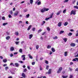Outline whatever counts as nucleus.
<instances>
[{
    "instance_id": "obj_1",
    "label": "nucleus",
    "mask_w": 78,
    "mask_h": 78,
    "mask_svg": "<svg viewBox=\"0 0 78 78\" xmlns=\"http://www.w3.org/2000/svg\"><path fill=\"white\" fill-rule=\"evenodd\" d=\"M62 70V67H60L59 68L57 72V73H59L61 72V70Z\"/></svg>"
},
{
    "instance_id": "obj_2",
    "label": "nucleus",
    "mask_w": 78,
    "mask_h": 78,
    "mask_svg": "<svg viewBox=\"0 0 78 78\" xmlns=\"http://www.w3.org/2000/svg\"><path fill=\"white\" fill-rule=\"evenodd\" d=\"M51 69H49L48 72H46L45 73V74H48V75H49V74H51Z\"/></svg>"
},
{
    "instance_id": "obj_3",
    "label": "nucleus",
    "mask_w": 78,
    "mask_h": 78,
    "mask_svg": "<svg viewBox=\"0 0 78 78\" xmlns=\"http://www.w3.org/2000/svg\"><path fill=\"white\" fill-rule=\"evenodd\" d=\"M72 14H73V15H75L76 14V12L75 11L72 10L70 15H72Z\"/></svg>"
},
{
    "instance_id": "obj_4",
    "label": "nucleus",
    "mask_w": 78,
    "mask_h": 78,
    "mask_svg": "<svg viewBox=\"0 0 78 78\" xmlns=\"http://www.w3.org/2000/svg\"><path fill=\"white\" fill-rule=\"evenodd\" d=\"M21 58H22L23 61L25 60V55H21Z\"/></svg>"
},
{
    "instance_id": "obj_5",
    "label": "nucleus",
    "mask_w": 78,
    "mask_h": 78,
    "mask_svg": "<svg viewBox=\"0 0 78 78\" xmlns=\"http://www.w3.org/2000/svg\"><path fill=\"white\" fill-rule=\"evenodd\" d=\"M45 11V9H44V8H43L41 10V12H42V13H43V12H44Z\"/></svg>"
},
{
    "instance_id": "obj_6",
    "label": "nucleus",
    "mask_w": 78,
    "mask_h": 78,
    "mask_svg": "<svg viewBox=\"0 0 78 78\" xmlns=\"http://www.w3.org/2000/svg\"><path fill=\"white\" fill-rule=\"evenodd\" d=\"M62 25V23H61V22H60L58 23V26L59 27H61Z\"/></svg>"
},
{
    "instance_id": "obj_7",
    "label": "nucleus",
    "mask_w": 78,
    "mask_h": 78,
    "mask_svg": "<svg viewBox=\"0 0 78 78\" xmlns=\"http://www.w3.org/2000/svg\"><path fill=\"white\" fill-rule=\"evenodd\" d=\"M61 12V11L60 10L58 11L57 13H56L57 16H59V14H60Z\"/></svg>"
},
{
    "instance_id": "obj_8",
    "label": "nucleus",
    "mask_w": 78,
    "mask_h": 78,
    "mask_svg": "<svg viewBox=\"0 0 78 78\" xmlns=\"http://www.w3.org/2000/svg\"><path fill=\"white\" fill-rule=\"evenodd\" d=\"M70 46L71 47H75V44L74 43H71L70 44Z\"/></svg>"
},
{
    "instance_id": "obj_9",
    "label": "nucleus",
    "mask_w": 78,
    "mask_h": 78,
    "mask_svg": "<svg viewBox=\"0 0 78 78\" xmlns=\"http://www.w3.org/2000/svg\"><path fill=\"white\" fill-rule=\"evenodd\" d=\"M19 11H17L14 13V16H17V15H18V14H19Z\"/></svg>"
},
{
    "instance_id": "obj_10",
    "label": "nucleus",
    "mask_w": 78,
    "mask_h": 78,
    "mask_svg": "<svg viewBox=\"0 0 78 78\" xmlns=\"http://www.w3.org/2000/svg\"><path fill=\"white\" fill-rule=\"evenodd\" d=\"M19 33H18V32L17 31L15 32V35H16V36H19Z\"/></svg>"
},
{
    "instance_id": "obj_11",
    "label": "nucleus",
    "mask_w": 78,
    "mask_h": 78,
    "mask_svg": "<svg viewBox=\"0 0 78 78\" xmlns=\"http://www.w3.org/2000/svg\"><path fill=\"white\" fill-rule=\"evenodd\" d=\"M28 56L29 57V58H30V59H32L33 58V57L31 55V54H29L28 55Z\"/></svg>"
},
{
    "instance_id": "obj_12",
    "label": "nucleus",
    "mask_w": 78,
    "mask_h": 78,
    "mask_svg": "<svg viewBox=\"0 0 78 78\" xmlns=\"http://www.w3.org/2000/svg\"><path fill=\"white\" fill-rule=\"evenodd\" d=\"M31 27H32V25H30L29 26L28 28L27 29L28 31H29V30H30V29L31 28Z\"/></svg>"
},
{
    "instance_id": "obj_13",
    "label": "nucleus",
    "mask_w": 78,
    "mask_h": 78,
    "mask_svg": "<svg viewBox=\"0 0 78 78\" xmlns=\"http://www.w3.org/2000/svg\"><path fill=\"white\" fill-rule=\"evenodd\" d=\"M78 61V58H76L75 59H73V61Z\"/></svg>"
},
{
    "instance_id": "obj_14",
    "label": "nucleus",
    "mask_w": 78,
    "mask_h": 78,
    "mask_svg": "<svg viewBox=\"0 0 78 78\" xmlns=\"http://www.w3.org/2000/svg\"><path fill=\"white\" fill-rule=\"evenodd\" d=\"M63 41H64L65 42H66L67 41V38H63Z\"/></svg>"
},
{
    "instance_id": "obj_15",
    "label": "nucleus",
    "mask_w": 78,
    "mask_h": 78,
    "mask_svg": "<svg viewBox=\"0 0 78 78\" xmlns=\"http://www.w3.org/2000/svg\"><path fill=\"white\" fill-rule=\"evenodd\" d=\"M15 65L16 66V67H17L19 66V64L18 63H16L15 64Z\"/></svg>"
},
{
    "instance_id": "obj_16",
    "label": "nucleus",
    "mask_w": 78,
    "mask_h": 78,
    "mask_svg": "<svg viewBox=\"0 0 78 78\" xmlns=\"http://www.w3.org/2000/svg\"><path fill=\"white\" fill-rule=\"evenodd\" d=\"M53 14H54V13H52L50 15V16L49 17L50 19H51V18L53 17Z\"/></svg>"
},
{
    "instance_id": "obj_17",
    "label": "nucleus",
    "mask_w": 78,
    "mask_h": 78,
    "mask_svg": "<svg viewBox=\"0 0 78 78\" xmlns=\"http://www.w3.org/2000/svg\"><path fill=\"white\" fill-rule=\"evenodd\" d=\"M33 37V34H31L30 35H29V39H31V38H32V37Z\"/></svg>"
},
{
    "instance_id": "obj_18",
    "label": "nucleus",
    "mask_w": 78,
    "mask_h": 78,
    "mask_svg": "<svg viewBox=\"0 0 78 78\" xmlns=\"http://www.w3.org/2000/svg\"><path fill=\"white\" fill-rule=\"evenodd\" d=\"M11 51H14V48L13 47H12L10 48Z\"/></svg>"
},
{
    "instance_id": "obj_19",
    "label": "nucleus",
    "mask_w": 78,
    "mask_h": 78,
    "mask_svg": "<svg viewBox=\"0 0 78 78\" xmlns=\"http://www.w3.org/2000/svg\"><path fill=\"white\" fill-rule=\"evenodd\" d=\"M53 39H54L55 40L56 39H58V36H55L54 37H53Z\"/></svg>"
},
{
    "instance_id": "obj_20",
    "label": "nucleus",
    "mask_w": 78,
    "mask_h": 78,
    "mask_svg": "<svg viewBox=\"0 0 78 78\" xmlns=\"http://www.w3.org/2000/svg\"><path fill=\"white\" fill-rule=\"evenodd\" d=\"M44 11H48V10H49V9L48 8H44Z\"/></svg>"
},
{
    "instance_id": "obj_21",
    "label": "nucleus",
    "mask_w": 78,
    "mask_h": 78,
    "mask_svg": "<svg viewBox=\"0 0 78 78\" xmlns=\"http://www.w3.org/2000/svg\"><path fill=\"white\" fill-rule=\"evenodd\" d=\"M64 55L65 56H67V52L66 51L65 52Z\"/></svg>"
},
{
    "instance_id": "obj_22",
    "label": "nucleus",
    "mask_w": 78,
    "mask_h": 78,
    "mask_svg": "<svg viewBox=\"0 0 78 78\" xmlns=\"http://www.w3.org/2000/svg\"><path fill=\"white\" fill-rule=\"evenodd\" d=\"M22 76H23V78H25V74H24V73H23L22 74Z\"/></svg>"
},
{
    "instance_id": "obj_23",
    "label": "nucleus",
    "mask_w": 78,
    "mask_h": 78,
    "mask_svg": "<svg viewBox=\"0 0 78 78\" xmlns=\"http://www.w3.org/2000/svg\"><path fill=\"white\" fill-rule=\"evenodd\" d=\"M68 25V22H66L64 24V26H67Z\"/></svg>"
},
{
    "instance_id": "obj_24",
    "label": "nucleus",
    "mask_w": 78,
    "mask_h": 78,
    "mask_svg": "<svg viewBox=\"0 0 78 78\" xmlns=\"http://www.w3.org/2000/svg\"><path fill=\"white\" fill-rule=\"evenodd\" d=\"M68 36H70L72 35V33H69V34H68Z\"/></svg>"
},
{
    "instance_id": "obj_25",
    "label": "nucleus",
    "mask_w": 78,
    "mask_h": 78,
    "mask_svg": "<svg viewBox=\"0 0 78 78\" xmlns=\"http://www.w3.org/2000/svg\"><path fill=\"white\" fill-rule=\"evenodd\" d=\"M51 47V46L50 45H48L47 46V48L48 49L50 48Z\"/></svg>"
},
{
    "instance_id": "obj_26",
    "label": "nucleus",
    "mask_w": 78,
    "mask_h": 78,
    "mask_svg": "<svg viewBox=\"0 0 78 78\" xmlns=\"http://www.w3.org/2000/svg\"><path fill=\"white\" fill-rule=\"evenodd\" d=\"M6 39H7V40H9V39H10V37L9 36H7L6 37Z\"/></svg>"
},
{
    "instance_id": "obj_27",
    "label": "nucleus",
    "mask_w": 78,
    "mask_h": 78,
    "mask_svg": "<svg viewBox=\"0 0 78 78\" xmlns=\"http://www.w3.org/2000/svg\"><path fill=\"white\" fill-rule=\"evenodd\" d=\"M64 33V31L63 30H61L60 32V34H62V33Z\"/></svg>"
},
{
    "instance_id": "obj_28",
    "label": "nucleus",
    "mask_w": 78,
    "mask_h": 78,
    "mask_svg": "<svg viewBox=\"0 0 78 78\" xmlns=\"http://www.w3.org/2000/svg\"><path fill=\"white\" fill-rule=\"evenodd\" d=\"M39 45H37L36 46V50H38V48H39Z\"/></svg>"
},
{
    "instance_id": "obj_29",
    "label": "nucleus",
    "mask_w": 78,
    "mask_h": 78,
    "mask_svg": "<svg viewBox=\"0 0 78 78\" xmlns=\"http://www.w3.org/2000/svg\"><path fill=\"white\" fill-rule=\"evenodd\" d=\"M51 50L53 52H55V50L53 48H51Z\"/></svg>"
},
{
    "instance_id": "obj_30",
    "label": "nucleus",
    "mask_w": 78,
    "mask_h": 78,
    "mask_svg": "<svg viewBox=\"0 0 78 78\" xmlns=\"http://www.w3.org/2000/svg\"><path fill=\"white\" fill-rule=\"evenodd\" d=\"M41 4V2L40 1H39L38 2H37V5H40Z\"/></svg>"
},
{
    "instance_id": "obj_31",
    "label": "nucleus",
    "mask_w": 78,
    "mask_h": 78,
    "mask_svg": "<svg viewBox=\"0 0 78 78\" xmlns=\"http://www.w3.org/2000/svg\"><path fill=\"white\" fill-rule=\"evenodd\" d=\"M30 4H33V0H30Z\"/></svg>"
},
{
    "instance_id": "obj_32",
    "label": "nucleus",
    "mask_w": 78,
    "mask_h": 78,
    "mask_svg": "<svg viewBox=\"0 0 78 78\" xmlns=\"http://www.w3.org/2000/svg\"><path fill=\"white\" fill-rule=\"evenodd\" d=\"M63 14H65V13H66V9H65L63 10Z\"/></svg>"
},
{
    "instance_id": "obj_33",
    "label": "nucleus",
    "mask_w": 78,
    "mask_h": 78,
    "mask_svg": "<svg viewBox=\"0 0 78 78\" xmlns=\"http://www.w3.org/2000/svg\"><path fill=\"white\" fill-rule=\"evenodd\" d=\"M68 77V76H62V77L63 78H67Z\"/></svg>"
},
{
    "instance_id": "obj_34",
    "label": "nucleus",
    "mask_w": 78,
    "mask_h": 78,
    "mask_svg": "<svg viewBox=\"0 0 78 78\" xmlns=\"http://www.w3.org/2000/svg\"><path fill=\"white\" fill-rule=\"evenodd\" d=\"M3 62H7V60H6V59H3Z\"/></svg>"
},
{
    "instance_id": "obj_35",
    "label": "nucleus",
    "mask_w": 78,
    "mask_h": 78,
    "mask_svg": "<svg viewBox=\"0 0 78 78\" xmlns=\"http://www.w3.org/2000/svg\"><path fill=\"white\" fill-rule=\"evenodd\" d=\"M19 51L20 53H22V49L20 48L19 49Z\"/></svg>"
},
{
    "instance_id": "obj_36",
    "label": "nucleus",
    "mask_w": 78,
    "mask_h": 78,
    "mask_svg": "<svg viewBox=\"0 0 78 78\" xmlns=\"http://www.w3.org/2000/svg\"><path fill=\"white\" fill-rule=\"evenodd\" d=\"M74 8H76V9H78V6L76 5L74 6Z\"/></svg>"
},
{
    "instance_id": "obj_37",
    "label": "nucleus",
    "mask_w": 78,
    "mask_h": 78,
    "mask_svg": "<svg viewBox=\"0 0 78 78\" xmlns=\"http://www.w3.org/2000/svg\"><path fill=\"white\" fill-rule=\"evenodd\" d=\"M7 24H8V23H3L2 25L3 26H5V25H7Z\"/></svg>"
},
{
    "instance_id": "obj_38",
    "label": "nucleus",
    "mask_w": 78,
    "mask_h": 78,
    "mask_svg": "<svg viewBox=\"0 0 78 78\" xmlns=\"http://www.w3.org/2000/svg\"><path fill=\"white\" fill-rule=\"evenodd\" d=\"M48 68H49V66H46V70H48Z\"/></svg>"
},
{
    "instance_id": "obj_39",
    "label": "nucleus",
    "mask_w": 78,
    "mask_h": 78,
    "mask_svg": "<svg viewBox=\"0 0 78 78\" xmlns=\"http://www.w3.org/2000/svg\"><path fill=\"white\" fill-rule=\"evenodd\" d=\"M69 2V0H65L63 1L64 3H66L67 2Z\"/></svg>"
},
{
    "instance_id": "obj_40",
    "label": "nucleus",
    "mask_w": 78,
    "mask_h": 78,
    "mask_svg": "<svg viewBox=\"0 0 78 78\" xmlns=\"http://www.w3.org/2000/svg\"><path fill=\"white\" fill-rule=\"evenodd\" d=\"M26 17L27 18H28L30 17V14H28L26 15Z\"/></svg>"
},
{
    "instance_id": "obj_41",
    "label": "nucleus",
    "mask_w": 78,
    "mask_h": 78,
    "mask_svg": "<svg viewBox=\"0 0 78 78\" xmlns=\"http://www.w3.org/2000/svg\"><path fill=\"white\" fill-rule=\"evenodd\" d=\"M8 69H9V68L8 66H6L5 68V70H7Z\"/></svg>"
},
{
    "instance_id": "obj_42",
    "label": "nucleus",
    "mask_w": 78,
    "mask_h": 78,
    "mask_svg": "<svg viewBox=\"0 0 78 78\" xmlns=\"http://www.w3.org/2000/svg\"><path fill=\"white\" fill-rule=\"evenodd\" d=\"M45 63L47 64H48V62L47 60H45Z\"/></svg>"
},
{
    "instance_id": "obj_43",
    "label": "nucleus",
    "mask_w": 78,
    "mask_h": 78,
    "mask_svg": "<svg viewBox=\"0 0 78 78\" xmlns=\"http://www.w3.org/2000/svg\"><path fill=\"white\" fill-rule=\"evenodd\" d=\"M41 31H42V30L41 29H40L38 31V33H39L40 32H41Z\"/></svg>"
},
{
    "instance_id": "obj_44",
    "label": "nucleus",
    "mask_w": 78,
    "mask_h": 78,
    "mask_svg": "<svg viewBox=\"0 0 78 78\" xmlns=\"http://www.w3.org/2000/svg\"><path fill=\"white\" fill-rule=\"evenodd\" d=\"M15 43H16V45H18L19 43V41H16L15 42Z\"/></svg>"
},
{
    "instance_id": "obj_45",
    "label": "nucleus",
    "mask_w": 78,
    "mask_h": 78,
    "mask_svg": "<svg viewBox=\"0 0 78 78\" xmlns=\"http://www.w3.org/2000/svg\"><path fill=\"white\" fill-rule=\"evenodd\" d=\"M43 69H42V67H41V66H40V70H42Z\"/></svg>"
},
{
    "instance_id": "obj_46",
    "label": "nucleus",
    "mask_w": 78,
    "mask_h": 78,
    "mask_svg": "<svg viewBox=\"0 0 78 78\" xmlns=\"http://www.w3.org/2000/svg\"><path fill=\"white\" fill-rule=\"evenodd\" d=\"M8 16L9 18H11L12 17V16L11 15H9Z\"/></svg>"
},
{
    "instance_id": "obj_47",
    "label": "nucleus",
    "mask_w": 78,
    "mask_h": 78,
    "mask_svg": "<svg viewBox=\"0 0 78 78\" xmlns=\"http://www.w3.org/2000/svg\"><path fill=\"white\" fill-rule=\"evenodd\" d=\"M35 62H33L32 63V65H34V64H35Z\"/></svg>"
},
{
    "instance_id": "obj_48",
    "label": "nucleus",
    "mask_w": 78,
    "mask_h": 78,
    "mask_svg": "<svg viewBox=\"0 0 78 78\" xmlns=\"http://www.w3.org/2000/svg\"><path fill=\"white\" fill-rule=\"evenodd\" d=\"M50 18L49 17V18H46L45 19V20H48V19H50Z\"/></svg>"
},
{
    "instance_id": "obj_49",
    "label": "nucleus",
    "mask_w": 78,
    "mask_h": 78,
    "mask_svg": "<svg viewBox=\"0 0 78 78\" xmlns=\"http://www.w3.org/2000/svg\"><path fill=\"white\" fill-rule=\"evenodd\" d=\"M47 30L48 31H50V29L48 27L47 28Z\"/></svg>"
},
{
    "instance_id": "obj_50",
    "label": "nucleus",
    "mask_w": 78,
    "mask_h": 78,
    "mask_svg": "<svg viewBox=\"0 0 78 78\" xmlns=\"http://www.w3.org/2000/svg\"><path fill=\"white\" fill-rule=\"evenodd\" d=\"M2 20H5V17L3 16L2 18Z\"/></svg>"
},
{
    "instance_id": "obj_51",
    "label": "nucleus",
    "mask_w": 78,
    "mask_h": 78,
    "mask_svg": "<svg viewBox=\"0 0 78 78\" xmlns=\"http://www.w3.org/2000/svg\"><path fill=\"white\" fill-rule=\"evenodd\" d=\"M35 30H36V28H34L32 29V30L33 31H34Z\"/></svg>"
},
{
    "instance_id": "obj_52",
    "label": "nucleus",
    "mask_w": 78,
    "mask_h": 78,
    "mask_svg": "<svg viewBox=\"0 0 78 78\" xmlns=\"http://www.w3.org/2000/svg\"><path fill=\"white\" fill-rule=\"evenodd\" d=\"M77 33H76V36H78V30L77 31Z\"/></svg>"
},
{
    "instance_id": "obj_53",
    "label": "nucleus",
    "mask_w": 78,
    "mask_h": 78,
    "mask_svg": "<svg viewBox=\"0 0 78 78\" xmlns=\"http://www.w3.org/2000/svg\"><path fill=\"white\" fill-rule=\"evenodd\" d=\"M27 70L26 69H25L23 71V72H27Z\"/></svg>"
},
{
    "instance_id": "obj_54",
    "label": "nucleus",
    "mask_w": 78,
    "mask_h": 78,
    "mask_svg": "<svg viewBox=\"0 0 78 78\" xmlns=\"http://www.w3.org/2000/svg\"><path fill=\"white\" fill-rule=\"evenodd\" d=\"M27 68L28 69H29V70H30V69H31L30 68V67L29 66H27Z\"/></svg>"
},
{
    "instance_id": "obj_55",
    "label": "nucleus",
    "mask_w": 78,
    "mask_h": 78,
    "mask_svg": "<svg viewBox=\"0 0 78 78\" xmlns=\"http://www.w3.org/2000/svg\"><path fill=\"white\" fill-rule=\"evenodd\" d=\"M0 58H1V59H3V57H2V56H0Z\"/></svg>"
},
{
    "instance_id": "obj_56",
    "label": "nucleus",
    "mask_w": 78,
    "mask_h": 78,
    "mask_svg": "<svg viewBox=\"0 0 78 78\" xmlns=\"http://www.w3.org/2000/svg\"><path fill=\"white\" fill-rule=\"evenodd\" d=\"M10 13L11 14H12V11H10Z\"/></svg>"
},
{
    "instance_id": "obj_57",
    "label": "nucleus",
    "mask_w": 78,
    "mask_h": 78,
    "mask_svg": "<svg viewBox=\"0 0 78 78\" xmlns=\"http://www.w3.org/2000/svg\"><path fill=\"white\" fill-rule=\"evenodd\" d=\"M44 59V58H43L42 57H41L40 58V59L41 61H42V60H43V59Z\"/></svg>"
},
{
    "instance_id": "obj_58",
    "label": "nucleus",
    "mask_w": 78,
    "mask_h": 78,
    "mask_svg": "<svg viewBox=\"0 0 78 78\" xmlns=\"http://www.w3.org/2000/svg\"><path fill=\"white\" fill-rule=\"evenodd\" d=\"M3 66L4 67H6V66H7V64H5L3 65Z\"/></svg>"
},
{
    "instance_id": "obj_59",
    "label": "nucleus",
    "mask_w": 78,
    "mask_h": 78,
    "mask_svg": "<svg viewBox=\"0 0 78 78\" xmlns=\"http://www.w3.org/2000/svg\"><path fill=\"white\" fill-rule=\"evenodd\" d=\"M13 56V54H10V57H12Z\"/></svg>"
},
{
    "instance_id": "obj_60",
    "label": "nucleus",
    "mask_w": 78,
    "mask_h": 78,
    "mask_svg": "<svg viewBox=\"0 0 78 78\" xmlns=\"http://www.w3.org/2000/svg\"><path fill=\"white\" fill-rule=\"evenodd\" d=\"M69 69L70 70V71H72V69L70 67L69 68Z\"/></svg>"
},
{
    "instance_id": "obj_61",
    "label": "nucleus",
    "mask_w": 78,
    "mask_h": 78,
    "mask_svg": "<svg viewBox=\"0 0 78 78\" xmlns=\"http://www.w3.org/2000/svg\"><path fill=\"white\" fill-rule=\"evenodd\" d=\"M19 62H20V63H23V62L22 61H19Z\"/></svg>"
},
{
    "instance_id": "obj_62",
    "label": "nucleus",
    "mask_w": 78,
    "mask_h": 78,
    "mask_svg": "<svg viewBox=\"0 0 78 78\" xmlns=\"http://www.w3.org/2000/svg\"><path fill=\"white\" fill-rule=\"evenodd\" d=\"M72 77H73V76H72V75H70V76L69 78H72Z\"/></svg>"
},
{
    "instance_id": "obj_63",
    "label": "nucleus",
    "mask_w": 78,
    "mask_h": 78,
    "mask_svg": "<svg viewBox=\"0 0 78 78\" xmlns=\"http://www.w3.org/2000/svg\"><path fill=\"white\" fill-rule=\"evenodd\" d=\"M43 25H44V23H45V21H43Z\"/></svg>"
},
{
    "instance_id": "obj_64",
    "label": "nucleus",
    "mask_w": 78,
    "mask_h": 78,
    "mask_svg": "<svg viewBox=\"0 0 78 78\" xmlns=\"http://www.w3.org/2000/svg\"><path fill=\"white\" fill-rule=\"evenodd\" d=\"M75 57H78V53L77 54V55L75 56Z\"/></svg>"
}]
</instances>
